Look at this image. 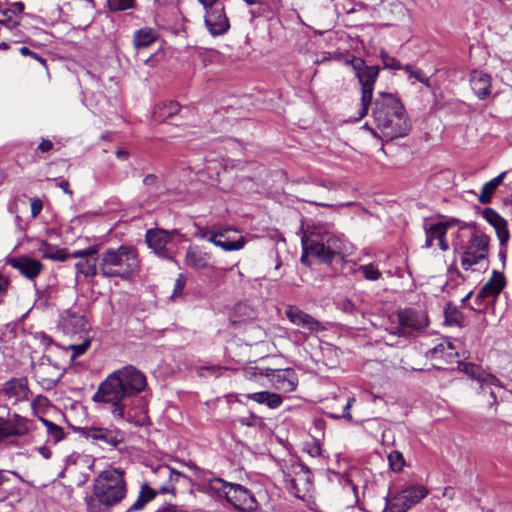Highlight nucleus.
Listing matches in <instances>:
<instances>
[{
    "mask_svg": "<svg viewBox=\"0 0 512 512\" xmlns=\"http://www.w3.org/2000/svg\"><path fill=\"white\" fill-rule=\"evenodd\" d=\"M147 386L145 374L128 365L110 373L92 396V401L105 406L114 419L131 421L129 400Z\"/></svg>",
    "mask_w": 512,
    "mask_h": 512,
    "instance_id": "obj_1",
    "label": "nucleus"
},
{
    "mask_svg": "<svg viewBox=\"0 0 512 512\" xmlns=\"http://www.w3.org/2000/svg\"><path fill=\"white\" fill-rule=\"evenodd\" d=\"M376 130L365 126L375 137L386 140L405 137L411 130V122L402 102L393 94L379 92L371 103Z\"/></svg>",
    "mask_w": 512,
    "mask_h": 512,
    "instance_id": "obj_2",
    "label": "nucleus"
},
{
    "mask_svg": "<svg viewBox=\"0 0 512 512\" xmlns=\"http://www.w3.org/2000/svg\"><path fill=\"white\" fill-rule=\"evenodd\" d=\"M139 259L135 249L120 246L107 249L99 257V274L105 278L128 279L138 271Z\"/></svg>",
    "mask_w": 512,
    "mask_h": 512,
    "instance_id": "obj_3",
    "label": "nucleus"
},
{
    "mask_svg": "<svg viewBox=\"0 0 512 512\" xmlns=\"http://www.w3.org/2000/svg\"><path fill=\"white\" fill-rule=\"evenodd\" d=\"M302 245L305 253L324 262H331L336 256H342L347 251V242L342 236L320 227L303 236Z\"/></svg>",
    "mask_w": 512,
    "mask_h": 512,
    "instance_id": "obj_4",
    "label": "nucleus"
},
{
    "mask_svg": "<svg viewBox=\"0 0 512 512\" xmlns=\"http://www.w3.org/2000/svg\"><path fill=\"white\" fill-rule=\"evenodd\" d=\"M204 490L213 497L225 498L235 509L243 512L253 511L257 507L254 495L240 484L215 477L204 483Z\"/></svg>",
    "mask_w": 512,
    "mask_h": 512,
    "instance_id": "obj_5",
    "label": "nucleus"
},
{
    "mask_svg": "<svg viewBox=\"0 0 512 512\" xmlns=\"http://www.w3.org/2000/svg\"><path fill=\"white\" fill-rule=\"evenodd\" d=\"M490 238L482 231L473 229L460 256L461 267L465 271L485 272L489 267Z\"/></svg>",
    "mask_w": 512,
    "mask_h": 512,
    "instance_id": "obj_6",
    "label": "nucleus"
},
{
    "mask_svg": "<svg viewBox=\"0 0 512 512\" xmlns=\"http://www.w3.org/2000/svg\"><path fill=\"white\" fill-rule=\"evenodd\" d=\"M93 491L111 505H115L126 496L124 474L118 469L102 471L94 480Z\"/></svg>",
    "mask_w": 512,
    "mask_h": 512,
    "instance_id": "obj_7",
    "label": "nucleus"
},
{
    "mask_svg": "<svg viewBox=\"0 0 512 512\" xmlns=\"http://www.w3.org/2000/svg\"><path fill=\"white\" fill-rule=\"evenodd\" d=\"M352 66L361 85V108L357 119H362L368 114L369 106L372 103L374 86L380 69L378 66L366 65L362 59L354 60Z\"/></svg>",
    "mask_w": 512,
    "mask_h": 512,
    "instance_id": "obj_8",
    "label": "nucleus"
},
{
    "mask_svg": "<svg viewBox=\"0 0 512 512\" xmlns=\"http://www.w3.org/2000/svg\"><path fill=\"white\" fill-rule=\"evenodd\" d=\"M396 318L397 323H391L387 331L400 337L411 336L428 326V317L424 311L404 309L397 313Z\"/></svg>",
    "mask_w": 512,
    "mask_h": 512,
    "instance_id": "obj_9",
    "label": "nucleus"
},
{
    "mask_svg": "<svg viewBox=\"0 0 512 512\" xmlns=\"http://www.w3.org/2000/svg\"><path fill=\"white\" fill-rule=\"evenodd\" d=\"M36 381L44 388H53L63 376V369L49 357L43 356L32 366Z\"/></svg>",
    "mask_w": 512,
    "mask_h": 512,
    "instance_id": "obj_10",
    "label": "nucleus"
},
{
    "mask_svg": "<svg viewBox=\"0 0 512 512\" xmlns=\"http://www.w3.org/2000/svg\"><path fill=\"white\" fill-rule=\"evenodd\" d=\"M289 488L295 497L303 499L312 488L310 470L300 463L292 464L287 473Z\"/></svg>",
    "mask_w": 512,
    "mask_h": 512,
    "instance_id": "obj_11",
    "label": "nucleus"
},
{
    "mask_svg": "<svg viewBox=\"0 0 512 512\" xmlns=\"http://www.w3.org/2000/svg\"><path fill=\"white\" fill-rule=\"evenodd\" d=\"M32 421L17 413L2 417L0 420V441L10 437H23L31 431Z\"/></svg>",
    "mask_w": 512,
    "mask_h": 512,
    "instance_id": "obj_12",
    "label": "nucleus"
},
{
    "mask_svg": "<svg viewBox=\"0 0 512 512\" xmlns=\"http://www.w3.org/2000/svg\"><path fill=\"white\" fill-rule=\"evenodd\" d=\"M180 478L188 479L187 476L168 465H159L153 470L151 483L155 486V490L157 489L161 494H175V483Z\"/></svg>",
    "mask_w": 512,
    "mask_h": 512,
    "instance_id": "obj_13",
    "label": "nucleus"
},
{
    "mask_svg": "<svg viewBox=\"0 0 512 512\" xmlns=\"http://www.w3.org/2000/svg\"><path fill=\"white\" fill-rule=\"evenodd\" d=\"M82 435L92 442L116 448L124 441V432L116 428L90 426L82 429Z\"/></svg>",
    "mask_w": 512,
    "mask_h": 512,
    "instance_id": "obj_14",
    "label": "nucleus"
},
{
    "mask_svg": "<svg viewBox=\"0 0 512 512\" xmlns=\"http://www.w3.org/2000/svg\"><path fill=\"white\" fill-rule=\"evenodd\" d=\"M460 224L461 222L458 219H451L425 226L426 240L424 247L431 248L437 244L442 251H447L449 249L446 239L447 230L452 226H459Z\"/></svg>",
    "mask_w": 512,
    "mask_h": 512,
    "instance_id": "obj_15",
    "label": "nucleus"
},
{
    "mask_svg": "<svg viewBox=\"0 0 512 512\" xmlns=\"http://www.w3.org/2000/svg\"><path fill=\"white\" fill-rule=\"evenodd\" d=\"M205 24L208 31L213 35H222L226 33L229 28V20L225 14L223 4H216L215 6L205 8Z\"/></svg>",
    "mask_w": 512,
    "mask_h": 512,
    "instance_id": "obj_16",
    "label": "nucleus"
},
{
    "mask_svg": "<svg viewBox=\"0 0 512 512\" xmlns=\"http://www.w3.org/2000/svg\"><path fill=\"white\" fill-rule=\"evenodd\" d=\"M506 285V278L503 273L494 270L490 279L482 286L475 301L481 306L486 301L494 302Z\"/></svg>",
    "mask_w": 512,
    "mask_h": 512,
    "instance_id": "obj_17",
    "label": "nucleus"
},
{
    "mask_svg": "<svg viewBox=\"0 0 512 512\" xmlns=\"http://www.w3.org/2000/svg\"><path fill=\"white\" fill-rule=\"evenodd\" d=\"M460 371L476 380L479 383L480 390L484 391L487 386H496L498 389H502L503 385L501 381L494 375L485 372L480 366L470 363L461 362L458 365Z\"/></svg>",
    "mask_w": 512,
    "mask_h": 512,
    "instance_id": "obj_18",
    "label": "nucleus"
},
{
    "mask_svg": "<svg viewBox=\"0 0 512 512\" xmlns=\"http://www.w3.org/2000/svg\"><path fill=\"white\" fill-rule=\"evenodd\" d=\"M285 315L292 324L307 329L311 333L325 329L318 320L295 305H288L285 310Z\"/></svg>",
    "mask_w": 512,
    "mask_h": 512,
    "instance_id": "obj_19",
    "label": "nucleus"
},
{
    "mask_svg": "<svg viewBox=\"0 0 512 512\" xmlns=\"http://www.w3.org/2000/svg\"><path fill=\"white\" fill-rule=\"evenodd\" d=\"M60 328L65 334L78 335L89 329V323L85 316L79 312L67 310L60 318Z\"/></svg>",
    "mask_w": 512,
    "mask_h": 512,
    "instance_id": "obj_20",
    "label": "nucleus"
},
{
    "mask_svg": "<svg viewBox=\"0 0 512 512\" xmlns=\"http://www.w3.org/2000/svg\"><path fill=\"white\" fill-rule=\"evenodd\" d=\"M174 232L162 229H150L146 233V242L157 255L162 258H170L167 245L171 242Z\"/></svg>",
    "mask_w": 512,
    "mask_h": 512,
    "instance_id": "obj_21",
    "label": "nucleus"
},
{
    "mask_svg": "<svg viewBox=\"0 0 512 512\" xmlns=\"http://www.w3.org/2000/svg\"><path fill=\"white\" fill-rule=\"evenodd\" d=\"M7 263L30 280L35 279L43 270V264L39 260L28 256L10 258Z\"/></svg>",
    "mask_w": 512,
    "mask_h": 512,
    "instance_id": "obj_22",
    "label": "nucleus"
},
{
    "mask_svg": "<svg viewBox=\"0 0 512 512\" xmlns=\"http://www.w3.org/2000/svg\"><path fill=\"white\" fill-rule=\"evenodd\" d=\"M275 389L282 392H292L297 387V376L292 369L275 370L267 374Z\"/></svg>",
    "mask_w": 512,
    "mask_h": 512,
    "instance_id": "obj_23",
    "label": "nucleus"
},
{
    "mask_svg": "<svg viewBox=\"0 0 512 512\" xmlns=\"http://www.w3.org/2000/svg\"><path fill=\"white\" fill-rule=\"evenodd\" d=\"M4 393L8 398L13 399L15 403L28 401L31 396L26 378H13L7 381L4 385Z\"/></svg>",
    "mask_w": 512,
    "mask_h": 512,
    "instance_id": "obj_24",
    "label": "nucleus"
},
{
    "mask_svg": "<svg viewBox=\"0 0 512 512\" xmlns=\"http://www.w3.org/2000/svg\"><path fill=\"white\" fill-rule=\"evenodd\" d=\"M483 217L495 229L499 244H504L509 241L510 234L508 231V224L503 217H501L492 208H485L483 211Z\"/></svg>",
    "mask_w": 512,
    "mask_h": 512,
    "instance_id": "obj_25",
    "label": "nucleus"
},
{
    "mask_svg": "<svg viewBox=\"0 0 512 512\" xmlns=\"http://www.w3.org/2000/svg\"><path fill=\"white\" fill-rule=\"evenodd\" d=\"M211 254L203 251L198 246H190L185 253L184 262L188 267L194 269H205L210 267Z\"/></svg>",
    "mask_w": 512,
    "mask_h": 512,
    "instance_id": "obj_26",
    "label": "nucleus"
},
{
    "mask_svg": "<svg viewBox=\"0 0 512 512\" xmlns=\"http://www.w3.org/2000/svg\"><path fill=\"white\" fill-rule=\"evenodd\" d=\"M470 85L475 94L484 99L491 93V76L482 71H473L470 75Z\"/></svg>",
    "mask_w": 512,
    "mask_h": 512,
    "instance_id": "obj_27",
    "label": "nucleus"
},
{
    "mask_svg": "<svg viewBox=\"0 0 512 512\" xmlns=\"http://www.w3.org/2000/svg\"><path fill=\"white\" fill-rule=\"evenodd\" d=\"M507 171L501 172L498 176L494 177L490 181L486 182L480 191L478 200L482 204H489L492 201V196L497 188L503 183L506 178Z\"/></svg>",
    "mask_w": 512,
    "mask_h": 512,
    "instance_id": "obj_28",
    "label": "nucleus"
},
{
    "mask_svg": "<svg viewBox=\"0 0 512 512\" xmlns=\"http://www.w3.org/2000/svg\"><path fill=\"white\" fill-rule=\"evenodd\" d=\"M158 38L157 32L152 28H141L134 32L133 45L139 51L151 46Z\"/></svg>",
    "mask_w": 512,
    "mask_h": 512,
    "instance_id": "obj_29",
    "label": "nucleus"
},
{
    "mask_svg": "<svg viewBox=\"0 0 512 512\" xmlns=\"http://www.w3.org/2000/svg\"><path fill=\"white\" fill-rule=\"evenodd\" d=\"M408 509L419 503L428 495V490L421 485L410 486L400 491Z\"/></svg>",
    "mask_w": 512,
    "mask_h": 512,
    "instance_id": "obj_30",
    "label": "nucleus"
},
{
    "mask_svg": "<svg viewBox=\"0 0 512 512\" xmlns=\"http://www.w3.org/2000/svg\"><path fill=\"white\" fill-rule=\"evenodd\" d=\"M247 398L259 404H265L271 409H276L282 404V398L276 393L261 391L247 394Z\"/></svg>",
    "mask_w": 512,
    "mask_h": 512,
    "instance_id": "obj_31",
    "label": "nucleus"
},
{
    "mask_svg": "<svg viewBox=\"0 0 512 512\" xmlns=\"http://www.w3.org/2000/svg\"><path fill=\"white\" fill-rule=\"evenodd\" d=\"M77 273L85 277H94L99 273V261L96 256H86L75 264Z\"/></svg>",
    "mask_w": 512,
    "mask_h": 512,
    "instance_id": "obj_32",
    "label": "nucleus"
},
{
    "mask_svg": "<svg viewBox=\"0 0 512 512\" xmlns=\"http://www.w3.org/2000/svg\"><path fill=\"white\" fill-rule=\"evenodd\" d=\"M38 252L41 254L43 258L58 260V261H66L69 259L65 249L59 248L57 246L51 245L46 241H41L40 246L38 248Z\"/></svg>",
    "mask_w": 512,
    "mask_h": 512,
    "instance_id": "obj_33",
    "label": "nucleus"
},
{
    "mask_svg": "<svg viewBox=\"0 0 512 512\" xmlns=\"http://www.w3.org/2000/svg\"><path fill=\"white\" fill-rule=\"evenodd\" d=\"M157 494V491L147 484L142 485L140 493L133 502V504L129 507L128 512L130 511H140L142 510L147 503H149Z\"/></svg>",
    "mask_w": 512,
    "mask_h": 512,
    "instance_id": "obj_34",
    "label": "nucleus"
},
{
    "mask_svg": "<svg viewBox=\"0 0 512 512\" xmlns=\"http://www.w3.org/2000/svg\"><path fill=\"white\" fill-rule=\"evenodd\" d=\"M87 512H110L113 506L109 502L102 499L96 492L86 497Z\"/></svg>",
    "mask_w": 512,
    "mask_h": 512,
    "instance_id": "obj_35",
    "label": "nucleus"
},
{
    "mask_svg": "<svg viewBox=\"0 0 512 512\" xmlns=\"http://www.w3.org/2000/svg\"><path fill=\"white\" fill-rule=\"evenodd\" d=\"M454 346L450 341L443 340L433 348L429 349L427 355L431 358H450L453 355Z\"/></svg>",
    "mask_w": 512,
    "mask_h": 512,
    "instance_id": "obj_36",
    "label": "nucleus"
},
{
    "mask_svg": "<svg viewBox=\"0 0 512 512\" xmlns=\"http://www.w3.org/2000/svg\"><path fill=\"white\" fill-rule=\"evenodd\" d=\"M407 510L408 507L400 492L390 498H386L383 512H406Z\"/></svg>",
    "mask_w": 512,
    "mask_h": 512,
    "instance_id": "obj_37",
    "label": "nucleus"
},
{
    "mask_svg": "<svg viewBox=\"0 0 512 512\" xmlns=\"http://www.w3.org/2000/svg\"><path fill=\"white\" fill-rule=\"evenodd\" d=\"M445 324L449 326H462L464 317L455 306L448 304L444 310Z\"/></svg>",
    "mask_w": 512,
    "mask_h": 512,
    "instance_id": "obj_38",
    "label": "nucleus"
},
{
    "mask_svg": "<svg viewBox=\"0 0 512 512\" xmlns=\"http://www.w3.org/2000/svg\"><path fill=\"white\" fill-rule=\"evenodd\" d=\"M41 422L46 427L49 439L52 440L54 443H57L64 438L65 433L62 427L45 418H41Z\"/></svg>",
    "mask_w": 512,
    "mask_h": 512,
    "instance_id": "obj_39",
    "label": "nucleus"
},
{
    "mask_svg": "<svg viewBox=\"0 0 512 512\" xmlns=\"http://www.w3.org/2000/svg\"><path fill=\"white\" fill-rule=\"evenodd\" d=\"M246 242V239L241 236L234 241H230L228 238L223 240L220 239L219 242L216 243V246L227 252L238 251L245 246Z\"/></svg>",
    "mask_w": 512,
    "mask_h": 512,
    "instance_id": "obj_40",
    "label": "nucleus"
},
{
    "mask_svg": "<svg viewBox=\"0 0 512 512\" xmlns=\"http://www.w3.org/2000/svg\"><path fill=\"white\" fill-rule=\"evenodd\" d=\"M179 111V104L176 102H169L165 103L162 106L158 108V110L155 112L157 115L156 117L159 119H165L168 117H171L172 115L178 113Z\"/></svg>",
    "mask_w": 512,
    "mask_h": 512,
    "instance_id": "obj_41",
    "label": "nucleus"
},
{
    "mask_svg": "<svg viewBox=\"0 0 512 512\" xmlns=\"http://www.w3.org/2000/svg\"><path fill=\"white\" fill-rule=\"evenodd\" d=\"M388 462L390 468L395 472H400L405 466V459L403 454L397 450L389 453Z\"/></svg>",
    "mask_w": 512,
    "mask_h": 512,
    "instance_id": "obj_42",
    "label": "nucleus"
},
{
    "mask_svg": "<svg viewBox=\"0 0 512 512\" xmlns=\"http://www.w3.org/2000/svg\"><path fill=\"white\" fill-rule=\"evenodd\" d=\"M303 451L311 457H319L322 454L321 444L318 440L315 439L309 442H305L303 444Z\"/></svg>",
    "mask_w": 512,
    "mask_h": 512,
    "instance_id": "obj_43",
    "label": "nucleus"
},
{
    "mask_svg": "<svg viewBox=\"0 0 512 512\" xmlns=\"http://www.w3.org/2000/svg\"><path fill=\"white\" fill-rule=\"evenodd\" d=\"M380 58L385 69L399 70L402 68L400 62L395 57L388 55L385 51H381Z\"/></svg>",
    "mask_w": 512,
    "mask_h": 512,
    "instance_id": "obj_44",
    "label": "nucleus"
},
{
    "mask_svg": "<svg viewBox=\"0 0 512 512\" xmlns=\"http://www.w3.org/2000/svg\"><path fill=\"white\" fill-rule=\"evenodd\" d=\"M135 0H107V5L111 11H122L133 7Z\"/></svg>",
    "mask_w": 512,
    "mask_h": 512,
    "instance_id": "obj_45",
    "label": "nucleus"
},
{
    "mask_svg": "<svg viewBox=\"0 0 512 512\" xmlns=\"http://www.w3.org/2000/svg\"><path fill=\"white\" fill-rule=\"evenodd\" d=\"M404 70L409 74L410 77H414L416 80L425 84L426 86H430L429 78L426 77L421 70L415 69L411 65H406Z\"/></svg>",
    "mask_w": 512,
    "mask_h": 512,
    "instance_id": "obj_46",
    "label": "nucleus"
},
{
    "mask_svg": "<svg viewBox=\"0 0 512 512\" xmlns=\"http://www.w3.org/2000/svg\"><path fill=\"white\" fill-rule=\"evenodd\" d=\"M360 270L368 280L375 281L381 277V272L372 264L363 265L360 267Z\"/></svg>",
    "mask_w": 512,
    "mask_h": 512,
    "instance_id": "obj_47",
    "label": "nucleus"
},
{
    "mask_svg": "<svg viewBox=\"0 0 512 512\" xmlns=\"http://www.w3.org/2000/svg\"><path fill=\"white\" fill-rule=\"evenodd\" d=\"M98 254L97 246H90L86 249L76 250L70 254L67 253L69 258H79L80 260L84 259L86 256H96Z\"/></svg>",
    "mask_w": 512,
    "mask_h": 512,
    "instance_id": "obj_48",
    "label": "nucleus"
},
{
    "mask_svg": "<svg viewBox=\"0 0 512 512\" xmlns=\"http://www.w3.org/2000/svg\"><path fill=\"white\" fill-rule=\"evenodd\" d=\"M90 344H91V341L89 338H85L79 344H71L70 349L72 351V357L75 358V357H78V356L84 354L88 350Z\"/></svg>",
    "mask_w": 512,
    "mask_h": 512,
    "instance_id": "obj_49",
    "label": "nucleus"
},
{
    "mask_svg": "<svg viewBox=\"0 0 512 512\" xmlns=\"http://www.w3.org/2000/svg\"><path fill=\"white\" fill-rule=\"evenodd\" d=\"M337 307L341 311L354 315L357 311L355 304L348 298L341 299L337 302Z\"/></svg>",
    "mask_w": 512,
    "mask_h": 512,
    "instance_id": "obj_50",
    "label": "nucleus"
},
{
    "mask_svg": "<svg viewBox=\"0 0 512 512\" xmlns=\"http://www.w3.org/2000/svg\"><path fill=\"white\" fill-rule=\"evenodd\" d=\"M354 401H355V399L353 397L352 398H348L346 405L343 407V411H342L341 415L329 414V416L332 417V418H335V419L344 418V419H347V420L351 421L352 420V415H351V412H350V408H351L352 403Z\"/></svg>",
    "mask_w": 512,
    "mask_h": 512,
    "instance_id": "obj_51",
    "label": "nucleus"
},
{
    "mask_svg": "<svg viewBox=\"0 0 512 512\" xmlns=\"http://www.w3.org/2000/svg\"><path fill=\"white\" fill-rule=\"evenodd\" d=\"M186 279L183 274H179L174 285V291L172 294V298L178 297L182 294V291L185 287Z\"/></svg>",
    "mask_w": 512,
    "mask_h": 512,
    "instance_id": "obj_52",
    "label": "nucleus"
},
{
    "mask_svg": "<svg viewBox=\"0 0 512 512\" xmlns=\"http://www.w3.org/2000/svg\"><path fill=\"white\" fill-rule=\"evenodd\" d=\"M43 209V203L41 199L39 198H32L31 199V216L33 218H36Z\"/></svg>",
    "mask_w": 512,
    "mask_h": 512,
    "instance_id": "obj_53",
    "label": "nucleus"
},
{
    "mask_svg": "<svg viewBox=\"0 0 512 512\" xmlns=\"http://www.w3.org/2000/svg\"><path fill=\"white\" fill-rule=\"evenodd\" d=\"M19 51H20L21 55L30 56V57L34 58L35 60H37L38 62H40L43 66H46V60L43 57H41L40 55L32 52L28 47L23 46L20 48Z\"/></svg>",
    "mask_w": 512,
    "mask_h": 512,
    "instance_id": "obj_54",
    "label": "nucleus"
},
{
    "mask_svg": "<svg viewBox=\"0 0 512 512\" xmlns=\"http://www.w3.org/2000/svg\"><path fill=\"white\" fill-rule=\"evenodd\" d=\"M23 10H24V4L22 2H15L11 5V7L6 12H4V16H7V14H9V13H13L17 16L18 14H21L23 12Z\"/></svg>",
    "mask_w": 512,
    "mask_h": 512,
    "instance_id": "obj_55",
    "label": "nucleus"
},
{
    "mask_svg": "<svg viewBox=\"0 0 512 512\" xmlns=\"http://www.w3.org/2000/svg\"><path fill=\"white\" fill-rule=\"evenodd\" d=\"M494 388H497L496 386H487L484 391L480 390V393H489V396L491 398V401H489V405L493 406L498 403L497 401V393L495 392Z\"/></svg>",
    "mask_w": 512,
    "mask_h": 512,
    "instance_id": "obj_56",
    "label": "nucleus"
},
{
    "mask_svg": "<svg viewBox=\"0 0 512 512\" xmlns=\"http://www.w3.org/2000/svg\"><path fill=\"white\" fill-rule=\"evenodd\" d=\"M1 23L8 29L12 30L13 28H15L19 25V19H18V17L13 19L12 17L7 15L6 18L1 21Z\"/></svg>",
    "mask_w": 512,
    "mask_h": 512,
    "instance_id": "obj_57",
    "label": "nucleus"
},
{
    "mask_svg": "<svg viewBox=\"0 0 512 512\" xmlns=\"http://www.w3.org/2000/svg\"><path fill=\"white\" fill-rule=\"evenodd\" d=\"M53 148V143L48 139H42L38 145V150L41 152H48Z\"/></svg>",
    "mask_w": 512,
    "mask_h": 512,
    "instance_id": "obj_58",
    "label": "nucleus"
},
{
    "mask_svg": "<svg viewBox=\"0 0 512 512\" xmlns=\"http://www.w3.org/2000/svg\"><path fill=\"white\" fill-rule=\"evenodd\" d=\"M58 187L61 188L66 194L72 196L73 192L70 189V184L68 180L62 179L58 182Z\"/></svg>",
    "mask_w": 512,
    "mask_h": 512,
    "instance_id": "obj_59",
    "label": "nucleus"
},
{
    "mask_svg": "<svg viewBox=\"0 0 512 512\" xmlns=\"http://www.w3.org/2000/svg\"><path fill=\"white\" fill-rule=\"evenodd\" d=\"M156 182H157V177L153 174H149L143 179V184L145 186H153L156 184Z\"/></svg>",
    "mask_w": 512,
    "mask_h": 512,
    "instance_id": "obj_60",
    "label": "nucleus"
},
{
    "mask_svg": "<svg viewBox=\"0 0 512 512\" xmlns=\"http://www.w3.org/2000/svg\"><path fill=\"white\" fill-rule=\"evenodd\" d=\"M239 421L242 425L254 426L255 422H256V417L255 416H250L248 418L243 417V418H240Z\"/></svg>",
    "mask_w": 512,
    "mask_h": 512,
    "instance_id": "obj_61",
    "label": "nucleus"
},
{
    "mask_svg": "<svg viewBox=\"0 0 512 512\" xmlns=\"http://www.w3.org/2000/svg\"><path fill=\"white\" fill-rule=\"evenodd\" d=\"M81 2L85 3L84 8L87 10L89 15H93L95 9L93 0H81Z\"/></svg>",
    "mask_w": 512,
    "mask_h": 512,
    "instance_id": "obj_62",
    "label": "nucleus"
},
{
    "mask_svg": "<svg viewBox=\"0 0 512 512\" xmlns=\"http://www.w3.org/2000/svg\"><path fill=\"white\" fill-rule=\"evenodd\" d=\"M37 450L45 459H49L52 455L51 450L46 446H41Z\"/></svg>",
    "mask_w": 512,
    "mask_h": 512,
    "instance_id": "obj_63",
    "label": "nucleus"
},
{
    "mask_svg": "<svg viewBox=\"0 0 512 512\" xmlns=\"http://www.w3.org/2000/svg\"><path fill=\"white\" fill-rule=\"evenodd\" d=\"M206 240L216 246V243H218L220 239H218V236H217L215 230H210L209 235L206 238Z\"/></svg>",
    "mask_w": 512,
    "mask_h": 512,
    "instance_id": "obj_64",
    "label": "nucleus"
}]
</instances>
